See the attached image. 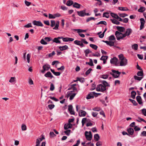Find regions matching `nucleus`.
I'll return each mask as SVG.
<instances>
[{
	"label": "nucleus",
	"mask_w": 146,
	"mask_h": 146,
	"mask_svg": "<svg viewBox=\"0 0 146 146\" xmlns=\"http://www.w3.org/2000/svg\"><path fill=\"white\" fill-rule=\"evenodd\" d=\"M118 57L119 60V66H125L127 64V60L122 54L118 55Z\"/></svg>",
	"instance_id": "nucleus-1"
},
{
	"label": "nucleus",
	"mask_w": 146,
	"mask_h": 146,
	"mask_svg": "<svg viewBox=\"0 0 146 146\" xmlns=\"http://www.w3.org/2000/svg\"><path fill=\"white\" fill-rule=\"evenodd\" d=\"M78 92L77 89L76 87L73 88V90L68 91L66 94L67 98L69 97V100H72L74 98Z\"/></svg>",
	"instance_id": "nucleus-2"
},
{
	"label": "nucleus",
	"mask_w": 146,
	"mask_h": 146,
	"mask_svg": "<svg viewBox=\"0 0 146 146\" xmlns=\"http://www.w3.org/2000/svg\"><path fill=\"white\" fill-rule=\"evenodd\" d=\"M111 64L116 66H119V62L118 59L116 57H113L111 58L110 60Z\"/></svg>",
	"instance_id": "nucleus-3"
},
{
	"label": "nucleus",
	"mask_w": 146,
	"mask_h": 146,
	"mask_svg": "<svg viewBox=\"0 0 146 146\" xmlns=\"http://www.w3.org/2000/svg\"><path fill=\"white\" fill-rule=\"evenodd\" d=\"M115 35L117 38V39L118 40L125 37V35L124 34H123L118 31L115 32Z\"/></svg>",
	"instance_id": "nucleus-4"
},
{
	"label": "nucleus",
	"mask_w": 146,
	"mask_h": 146,
	"mask_svg": "<svg viewBox=\"0 0 146 146\" xmlns=\"http://www.w3.org/2000/svg\"><path fill=\"white\" fill-rule=\"evenodd\" d=\"M78 105H76V110L78 112V114L80 117H84L86 116V112L82 110H80L78 111Z\"/></svg>",
	"instance_id": "nucleus-5"
},
{
	"label": "nucleus",
	"mask_w": 146,
	"mask_h": 146,
	"mask_svg": "<svg viewBox=\"0 0 146 146\" xmlns=\"http://www.w3.org/2000/svg\"><path fill=\"white\" fill-rule=\"evenodd\" d=\"M106 88L103 85L100 84L97 86L96 90L98 91L103 92L106 90Z\"/></svg>",
	"instance_id": "nucleus-6"
},
{
	"label": "nucleus",
	"mask_w": 146,
	"mask_h": 146,
	"mask_svg": "<svg viewBox=\"0 0 146 146\" xmlns=\"http://www.w3.org/2000/svg\"><path fill=\"white\" fill-rule=\"evenodd\" d=\"M85 135L86 139L88 141H91L92 138V135L91 131H86Z\"/></svg>",
	"instance_id": "nucleus-7"
},
{
	"label": "nucleus",
	"mask_w": 146,
	"mask_h": 146,
	"mask_svg": "<svg viewBox=\"0 0 146 146\" xmlns=\"http://www.w3.org/2000/svg\"><path fill=\"white\" fill-rule=\"evenodd\" d=\"M111 71L113 73H111L110 74L113 77L115 78H118L121 74V72L117 70H112Z\"/></svg>",
	"instance_id": "nucleus-8"
},
{
	"label": "nucleus",
	"mask_w": 146,
	"mask_h": 146,
	"mask_svg": "<svg viewBox=\"0 0 146 146\" xmlns=\"http://www.w3.org/2000/svg\"><path fill=\"white\" fill-rule=\"evenodd\" d=\"M97 93H95V92H91L86 97V98L87 99H90L94 97L95 96L96 97H97Z\"/></svg>",
	"instance_id": "nucleus-9"
},
{
	"label": "nucleus",
	"mask_w": 146,
	"mask_h": 146,
	"mask_svg": "<svg viewBox=\"0 0 146 146\" xmlns=\"http://www.w3.org/2000/svg\"><path fill=\"white\" fill-rule=\"evenodd\" d=\"M44 137L42 136L41 137L37 138L36 140V146H39L40 142L42 141L43 139H44Z\"/></svg>",
	"instance_id": "nucleus-10"
},
{
	"label": "nucleus",
	"mask_w": 146,
	"mask_h": 146,
	"mask_svg": "<svg viewBox=\"0 0 146 146\" xmlns=\"http://www.w3.org/2000/svg\"><path fill=\"white\" fill-rule=\"evenodd\" d=\"M50 68V66L48 64H45L43 66V70L41 71L42 73H44L45 71L48 70Z\"/></svg>",
	"instance_id": "nucleus-11"
},
{
	"label": "nucleus",
	"mask_w": 146,
	"mask_h": 146,
	"mask_svg": "<svg viewBox=\"0 0 146 146\" xmlns=\"http://www.w3.org/2000/svg\"><path fill=\"white\" fill-rule=\"evenodd\" d=\"M33 23L34 25L37 26H38L43 27V25L42 23L40 21H37L35 20L33 21Z\"/></svg>",
	"instance_id": "nucleus-12"
},
{
	"label": "nucleus",
	"mask_w": 146,
	"mask_h": 146,
	"mask_svg": "<svg viewBox=\"0 0 146 146\" xmlns=\"http://www.w3.org/2000/svg\"><path fill=\"white\" fill-rule=\"evenodd\" d=\"M141 22V25L140 27V30H141L144 27L145 23V21L144 19L141 18L140 19Z\"/></svg>",
	"instance_id": "nucleus-13"
},
{
	"label": "nucleus",
	"mask_w": 146,
	"mask_h": 146,
	"mask_svg": "<svg viewBox=\"0 0 146 146\" xmlns=\"http://www.w3.org/2000/svg\"><path fill=\"white\" fill-rule=\"evenodd\" d=\"M68 110L70 112V113L71 115H74L75 112L74 110H73V107L72 105L68 106Z\"/></svg>",
	"instance_id": "nucleus-14"
},
{
	"label": "nucleus",
	"mask_w": 146,
	"mask_h": 146,
	"mask_svg": "<svg viewBox=\"0 0 146 146\" xmlns=\"http://www.w3.org/2000/svg\"><path fill=\"white\" fill-rule=\"evenodd\" d=\"M86 12L85 10H83L77 12L78 15L80 16L83 17L84 16L85 13Z\"/></svg>",
	"instance_id": "nucleus-15"
},
{
	"label": "nucleus",
	"mask_w": 146,
	"mask_h": 146,
	"mask_svg": "<svg viewBox=\"0 0 146 146\" xmlns=\"http://www.w3.org/2000/svg\"><path fill=\"white\" fill-rule=\"evenodd\" d=\"M132 30L131 29L128 28L127 29L125 33L124 34L125 35V36H129L132 33Z\"/></svg>",
	"instance_id": "nucleus-16"
},
{
	"label": "nucleus",
	"mask_w": 146,
	"mask_h": 146,
	"mask_svg": "<svg viewBox=\"0 0 146 146\" xmlns=\"http://www.w3.org/2000/svg\"><path fill=\"white\" fill-rule=\"evenodd\" d=\"M127 131L128 132V134L130 135H133L134 132V129L131 127L127 129Z\"/></svg>",
	"instance_id": "nucleus-17"
},
{
	"label": "nucleus",
	"mask_w": 146,
	"mask_h": 146,
	"mask_svg": "<svg viewBox=\"0 0 146 146\" xmlns=\"http://www.w3.org/2000/svg\"><path fill=\"white\" fill-rule=\"evenodd\" d=\"M72 126V125L70 123L65 124L64 125V129L65 130H66L68 129L71 128Z\"/></svg>",
	"instance_id": "nucleus-18"
},
{
	"label": "nucleus",
	"mask_w": 146,
	"mask_h": 146,
	"mask_svg": "<svg viewBox=\"0 0 146 146\" xmlns=\"http://www.w3.org/2000/svg\"><path fill=\"white\" fill-rule=\"evenodd\" d=\"M117 29L120 32H123L125 31V29L124 27H122L117 26Z\"/></svg>",
	"instance_id": "nucleus-19"
},
{
	"label": "nucleus",
	"mask_w": 146,
	"mask_h": 146,
	"mask_svg": "<svg viewBox=\"0 0 146 146\" xmlns=\"http://www.w3.org/2000/svg\"><path fill=\"white\" fill-rule=\"evenodd\" d=\"M68 48V46L66 45H65L62 46H60L59 47V48L61 51L66 50Z\"/></svg>",
	"instance_id": "nucleus-20"
},
{
	"label": "nucleus",
	"mask_w": 146,
	"mask_h": 146,
	"mask_svg": "<svg viewBox=\"0 0 146 146\" xmlns=\"http://www.w3.org/2000/svg\"><path fill=\"white\" fill-rule=\"evenodd\" d=\"M44 76L46 77H50L51 78H52L53 77L51 72H47L45 74Z\"/></svg>",
	"instance_id": "nucleus-21"
},
{
	"label": "nucleus",
	"mask_w": 146,
	"mask_h": 146,
	"mask_svg": "<svg viewBox=\"0 0 146 146\" xmlns=\"http://www.w3.org/2000/svg\"><path fill=\"white\" fill-rule=\"evenodd\" d=\"M136 99L139 104H142L141 98L140 96H137L136 97Z\"/></svg>",
	"instance_id": "nucleus-22"
},
{
	"label": "nucleus",
	"mask_w": 146,
	"mask_h": 146,
	"mask_svg": "<svg viewBox=\"0 0 146 146\" xmlns=\"http://www.w3.org/2000/svg\"><path fill=\"white\" fill-rule=\"evenodd\" d=\"M111 21L112 23L117 25H119L120 23L119 21L116 20L115 19H111Z\"/></svg>",
	"instance_id": "nucleus-23"
},
{
	"label": "nucleus",
	"mask_w": 146,
	"mask_h": 146,
	"mask_svg": "<svg viewBox=\"0 0 146 146\" xmlns=\"http://www.w3.org/2000/svg\"><path fill=\"white\" fill-rule=\"evenodd\" d=\"M73 6L74 7L79 9L80 8L81 5L80 4H79L76 2H75Z\"/></svg>",
	"instance_id": "nucleus-24"
},
{
	"label": "nucleus",
	"mask_w": 146,
	"mask_h": 146,
	"mask_svg": "<svg viewBox=\"0 0 146 146\" xmlns=\"http://www.w3.org/2000/svg\"><path fill=\"white\" fill-rule=\"evenodd\" d=\"M108 39L110 41H113V40H115V38L114 36L112 35L109 37Z\"/></svg>",
	"instance_id": "nucleus-25"
},
{
	"label": "nucleus",
	"mask_w": 146,
	"mask_h": 146,
	"mask_svg": "<svg viewBox=\"0 0 146 146\" xmlns=\"http://www.w3.org/2000/svg\"><path fill=\"white\" fill-rule=\"evenodd\" d=\"M143 77H139L138 76H134V79L135 80H137L139 81H140L143 79Z\"/></svg>",
	"instance_id": "nucleus-26"
},
{
	"label": "nucleus",
	"mask_w": 146,
	"mask_h": 146,
	"mask_svg": "<svg viewBox=\"0 0 146 146\" xmlns=\"http://www.w3.org/2000/svg\"><path fill=\"white\" fill-rule=\"evenodd\" d=\"M118 9L122 11H126L129 10L128 9L127 7H118Z\"/></svg>",
	"instance_id": "nucleus-27"
},
{
	"label": "nucleus",
	"mask_w": 146,
	"mask_h": 146,
	"mask_svg": "<svg viewBox=\"0 0 146 146\" xmlns=\"http://www.w3.org/2000/svg\"><path fill=\"white\" fill-rule=\"evenodd\" d=\"M106 31H104V32H103V33H102L101 34H100L102 33V32H100L98 33V35H99V37L100 38H103L104 37V34Z\"/></svg>",
	"instance_id": "nucleus-28"
},
{
	"label": "nucleus",
	"mask_w": 146,
	"mask_h": 146,
	"mask_svg": "<svg viewBox=\"0 0 146 146\" xmlns=\"http://www.w3.org/2000/svg\"><path fill=\"white\" fill-rule=\"evenodd\" d=\"M94 140L96 141H98L100 139V137L98 134H96L94 135Z\"/></svg>",
	"instance_id": "nucleus-29"
},
{
	"label": "nucleus",
	"mask_w": 146,
	"mask_h": 146,
	"mask_svg": "<svg viewBox=\"0 0 146 146\" xmlns=\"http://www.w3.org/2000/svg\"><path fill=\"white\" fill-rule=\"evenodd\" d=\"M59 22L58 21L56 22V23H55V27L53 28V29L55 30H57L58 29L59 25Z\"/></svg>",
	"instance_id": "nucleus-30"
},
{
	"label": "nucleus",
	"mask_w": 146,
	"mask_h": 146,
	"mask_svg": "<svg viewBox=\"0 0 146 146\" xmlns=\"http://www.w3.org/2000/svg\"><path fill=\"white\" fill-rule=\"evenodd\" d=\"M143 74L142 70L140 71H138L137 73V76L140 77H143Z\"/></svg>",
	"instance_id": "nucleus-31"
},
{
	"label": "nucleus",
	"mask_w": 146,
	"mask_h": 146,
	"mask_svg": "<svg viewBox=\"0 0 146 146\" xmlns=\"http://www.w3.org/2000/svg\"><path fill=\"white\" fill-rule=\"evenodd\" d=\"M53 42L56 43H60V42L57 38H55L53 40Z\"/></svg>",
	"instance_id": "nucleus-32"
},
{
	"label": "nucleus",
	"mask_w": 146,
	"mask_h": 146,
	"mask_svg": "<svg viewBox=\"0 0 146 146\" xmlns=\"http://www.w3.org/2000/svg\"><path fill=\"white\" fill-rule=\"evenodd\" d=\"M110 15L111 16L114 18L116 19L118 17V15L116 14L113 13H111Z\"/></svg>",
	"instance_id": "nucleus-33"
},
{
	"label": "nucleus",
	"mask_w": 146,
	"mask_h": 146,
	"mask_svg": "<svg viewBox=\"0 0 146 146\" xmlns=\"http://www.w3.org/2000/svg\"><path fill=\"white\" fill-rule=\"evenodd\" d=\"M90 46L93 49H94L95 50H97L98 48L97 46L94 44H90Z\"/></svg>",
	"instance_id": "nucleus-34"
},
{
	"label": "nucleus",
	"mask_w": 146,
	"mask_h": 146,
	"mask_svg": "<svg viewBox=\"0 0 146 146\" xmlns=\"http://www.w3.org/2000/svg\"><path fill=\"white\" fill-rule=\"evenodd\" d=\"M138 45L137 44H135L132 46V48L135 50H137Z\"/></svg>",
	"instance_id": "nucleus-35"
},
{
	"label": "nucleus",
	"mask_w": 146,
	"mask_h": 146,
	"mask_svg": "<svg viewBox=\"0 0 146 146\" xmlns=\"http://www.w3.org/2000/svg\"><path fill=\"white\" fill-rule=\"evenodd\" d=\"M92 110L94 111H99L101 110V108L98 107H96L92 109Z\"/></svg>",
	"instance_id": "nucleus-36"
},
{
	"label": "nucleus",
	"mask_w": 146,
	"mask_h": 146,
	"mask_svg": "<svg viewBox=\"0 0 146 146\" xmlns=\"http://www.w3.org/2000/svg\"><path fill=\"white\" fill-rule=\"evenodd\" d=\"M73 3V2L72 1L69 0L67 1L66 5L68 6H70L72 5Z\"/></svg>",
	"instance_id": "nucleus-37"
},
{
	"label": "nucleus",
	"mask_w": 146,
	"mask_h": 146,
	"mask_svg": "<svg viewBox=\"0 0 146 146\" xmlns=\"http://www.w3.org/2000/svg\"><path fill=\"white\" fill-rule=\"evenodd\" d=\"M131 97L133 99H135V96L136 94V92L134 91H133L131 92Z\"/></svg>",
	"instance_id": "nucleus-38"
},
{
	"label": "nucleus",
	"mask_w": 146,
	"mask_h": 146,
	"mask_svg": "<svg viewBox=\"0 0 146 146\" xmlns=\"http://www.w3.org/2000/svg\"><path fill=\"white\" fill-rule=\"evenodd\" d=\"M145 7H141L140 8L138 9V11L139 12H143L144 11H145Z\"/></svg>",
	"instance_id": "nucleus-39"
},
{
	"label": "nucleus",
	"mask_w": 146,
	"mask_h": 146,
	"mask_svg": "<svg viewBox=\"0 0 146 146\" xmlns=\"http://www.w3.org/2000/svg\"><path fill=\"white\" fill-rule=\"evenodd\" d=\"M16 80V78L15 77H11L9 80V82L11 83H13Z\"/></svg>",
	"instance_id": "nucleus-40"
},
{
	"label": "nucleus",
	"mask_w": 146,
	"mask_h": 146,
	"mask_svg": "<svg viewBox=\"0 0 146 146\" xmlns=\"http://www.w3.org/2000/svg\"><path fill=\"white\" fill-rule=\"evenodd\" d=\"M108 56H102L100 58V60L103 61L105 60L108 59Z\"/></svg>",
	"instance_id": "nucleus-41"
},
{
	"label": "nucleus",
	"mask_w": 146,
	"mask_h": 146,
	"mask_svg": "<svg viewBox=\"0 0 146 146\" xmlns=\"http://www.w3.org/2000/svg\"><path fill=\"white\" fill-rule=\"evenodd\" d=\"M54 88L55 87L54 85L52 83H51L50 85V91H52L54 90Z\"/></svg>",
	"instance_id": "nucleus-42"
},
{
	"label": "nucleus",
	"mask_w": 146,
	"mask_h": 146,
	"mask_svg": "<svg viewBox=\"0 0 146 146\" xmlns=\"http://www.w3.org/2000/svg\"><path fill=\"white\" fill-rule=\"evenodd\" d=\"M87 119L86 117L82 119V125L83 126L85 123L86 122V121H87Z\"/></svg>",
	"instance_id": "nucleus-43"
},
{
	"label": "nucleus",
	"mask_w": 146,
	"mask_h": 146,
	"mask_svg": "<svg viewBox=\"0 0 146 146\" xmlns=\"http://www.w3.org/2000/svg\"><path fill=\"white\" fill-rule=\"evenodd\" d=\"M109 13L108 12H105L103 13V17H105L106 18H108L109 17Z\"/></svg>",
	"instance_id": "nucleus-44"
},
{
	"label": "nucleus",
	"mask_w": 146,
	"mask_h": 146,
	"mask_svg": "<svg viewBox=\"0 0 146 146\" xmlns=\"http://www.w3.org/2000/svg\"><path fill=\"white\" fill-rule=\"evenodd\" d=\"M102 83V84L104 86H105L106 88V86H109V84L105 80L103 81Z\"/></svg>",
	"instance_id": "nucleus-45"
},
{
	"label": "nucleus",
	"mask_w": 146,
	"mask_h": 146,
	"mask_svg": "<svg viewBox=\"0 0 146 146\" xmlns=\"http://www.w3.org/2000/svg\"><path fill=\"white\" fill-rule=\"evenodd\" d=\"M86 64H88L90 66H93L94 65L93 61L91 59H90L89 62H86Z\"/></svg>",
	"instance_id": "nucleus-46"
},
{
	"label": "nucleus",
	"mask_w": 146,
	"mask_h": 146,
	"mask_svg": "<svg viewBox=\"0 0 146 146\" xmlns=\"http://www.w3.org/2000/svg\"><path fill=\"white\" fill-rule=\"evenodd\" d=\"M114 41H109L108 45H109L111 46H113L114 45Z\"/></svg>",
	"instance_id": "nucleus-47"
},
{
	"label": "nucleus",
	"mask_w": 146,
	"mask_h": 146,
	"mask_svg": "<svg viewBox=\"0 0 146 146\" xmlns=\"http://www.w3.org/2000/svg\"><path fill=\"white\" fill-rule=\"evenodd\" d=\"M21 129L23 131H25L26 130V126L25 124H23L22 125Z\"/></svg>",
	"instance_id": "nucleus-48"
},
{
	"label": "nucleus",
	"mask_w": 146,
	"mask_h": 146,
	"mask_svg": "<svg viewBox=\"0 0 146 146\" xmlns=\"http://www.w3.org/2000/svg\"><path fill=\"white\" fill-rule=\"evenodd\" d=\"M31 58V55L29 54H28L27 56V62L29 63L30 62V58Z\"/></svg>",
	"instance_id": "nucleus-49"
},
{
	"label": "nucleus",
	"mask_w": 146,
	"mask_h": 146,
	"mask_svg": "<svg viewBox=\"0 0 146 146\" xmlns=\"http://www.w3.org/2000/svg\"><path fill=\"white\" fill-rule=\"evenodd\" d=\"M71 131V130L70 129L67 130H66L64 131V133L68 136H69L70 135V132Z\"/></svg>",
	"instance_id": "nucleus-50"
},
{
	"label": "nucleus",
	"mask_w": 146,
	"mask_h": 146,
	"mask_svg": "<svg viewBox=\"0 0 146 146\" xmlns=\"http://www.w3.org/2000/svg\"><path fill=\"white\" fill-rule=\"evenodd\" d=\"M40 42L42 44L44 45H46L47 44V42L44 41V40L43 39L41 40Z\"/></svg>",
	"instance_id": "nucleus-51"
},
{
	"label": "nucleus",
	"mask_w": 146,
	"mask_h": 146,
	"mask_svg": "<svg viewBox=\"0 0 146 146\" xmlns=\"http://www.w3.org/2000/svg\"><path fill=\"white\" fill-rule=\"evenodd\" d=\"M24 27L27 28H29L32 27L31 23H29L26 25H25L24 26Z\"/></svg>",
	"instance_id": "nucleus-52"
},
{
	"label": "nucleus",
	"mask_w": 146,
	"mask_h": 146,
	"mask_svg": "<svg viewBox=\"0 0 146 146\" xmlns=\"http://www.w3.org/2000/svg\"><path fill=\"white\" fill-rule=\"evenodd\" d=\"M107 23L106 22L104 21H101L99 23H98L97 24V25L99 24H103L105 25H106Z\"/></svg>",
	"instance_id": "nucleus-53"
},
{
	"label": "nucleus",
	"mask_w": 146,
	"mask_h": 146,
	"mask_svg": "<svg viewBox=\"0 0 146 146\" xmlns=\"http://www.w3.org/2000/svg\"><path fill=\"white\" fill-rule=\"evenodd\" d=\"M134 129L135 131H139L141 129V128L137 126H135Z\"/></svg>",
	"instance_id": "nucleus-54"
},
{
	"label": "nucleus",
	"mask_w": 146,
	"mask_h": 146,
	"mask_svg": "<svg viewBox=\"0 0 146 146\" xmlns=\"http://www.w3.org/2000/svg\"><path fill=\"white\" fill-rule=\"evenodd\" d=\"M77 80L79 81L80 82L82 83L85 80L84 78H78Z\"/></svg>",
	"instance_id": "nucleus-55"
},
{
	"label": "nucleus",
	"mask_w": 146,
	"mask_h": 146,
	"mask_svg": "<svg viewBox=\"0 0 146 146\" xmlns=\"http://www.w3.org/2000/svg\"><path fill=\"white\" fill-rule=\"evenodd\" d=\"M55 25V22L54 21L51 20V25L50 26L52 27H53Z\"/></svg>",
	"instance_id": "nucleus-56"
},
{
	"label": "nucleus",
	"mask_w": 146,
	"mask_h": 146,
	"mask_svg": "<svg viewBox=\"0 0 146 146\" xmlns=\"http://www.w3.org/2000/svg\"><path fill=\"white\" fill-rule=\"evenodd\" d=\"M92 20H95L94 18V17H88L86 19V21L87 22H88Z\"/></svg>",
	"instance_id": "nucleus-57"
},
{
	"label": "nucleus",
	"mask_w": 146,
	"mask_h": 146,
	"mask_svg": "<svg viewBox=\"0 0 146 146\" xmlns=\"http://www.w3.org/2000/svg\"><path fill=\"white\" fill-rule=\"evenodd\" d=\"M108 76V75L107 74H103L102 75L101 78L104 79H107Z\"/></svg>",
	"instance_id": "nucleus-58"
},
{
	"label": "nucleus",
	"mask_w": 146,
	"mask_h": 146,
	"mask_svg": "<svg viewBox=\"0 0 146 146\" xmlns=\"http://www.w3.org/2000/svg\"><path fill=\"white\" fill-rule=\"evenodd\" d=\"M55 54V52L54 51H53L52 52V53H50L48 54V57L50 58L51 57L54 55Z\"/></svg>",
	"instance_id": "nucleus-59"
},
{
	"label": "nucleus",
	"mask_w": 146,
	"mask_h": 146,
	"mask_svg": "<svg viewBox=\"0 0 146 146\" xmlns=\"http://www.w3.org/2000/svg\"><path fill=\"white\" fill-rule=\"evenodd\" d=\"M50 137H53L56 136V135L54 134L53 132H50Z\"/></svg>",
	"instance_id": "nucleus-60"
},
{
	"label": "nucleus",
	"mask_w": 146,
	"mask_h": 146,
	"mask_svg": "<svg viewBox=\"0 0 146 146\" xmlns=\"http://www.w3.org/2000/svg\"><path fill=\"white\" fill-rule=\"evenodd\" d=\"M138 119L137 120V121L140 122L141 121H143V122H146L145 120L143 118H142L141 117H138Z\"/></svg>",
	"instance_id": "nucleus-61"
},
{
	"label": "nucleus",
	"mask_w": 146,
	"mask_h": 146,
	"mask_svg": "<svg viewBox=\"0 0 146 146\" xmlns=\"http://www.w3.org/2000/svg\"><path fill=\"white\" fill-rule=\"evenodd\" d=\"M81 42L80 41L78 40H75L74 42V43L75 44L79 46Z\"/></svg>",
	"instance_id": "nucleus-62"
},
{
	"label": "nucleus",
	"mask_w": 146,
	"mask_h": 146,
	"mask_svg": "<svg viewBox=\"0 0 146 146\" xmlns=\"http://www.w3.org/2000/svg\"><path fill=\"white\" fill-rule=\"evenodd\" d=\"M102 142L100 141H98L96 143V145L97 146H102Z\"/></svg>",
	"instance_id": "nucleus-63"
},
{
	"label": "nucleus",
	"mask_w": 146,
	"mask_h": 146,
	"mask_svg": "<svg viewBox=\"0 0 146 146\" xmlns=\"http://www.w3.org/2000/svg\"><path fill=\"white\" fill-rule=\"evenodd\" d=\"M54 107V104H50L48 106V108L50 110L52 109Z\"/></svg>",
	"instance_id": "nucleus-64"
}]
</instances>
